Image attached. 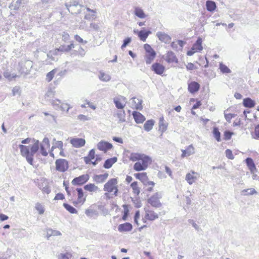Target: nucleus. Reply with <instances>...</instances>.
I'll return each mask as SVG.
<instances>
[{"mask_svg": "<svg viewBox=\"0 0 259 259\" xmlns=\"http://www.w3.org/2000/svg\"><path fill=\"white\" fill-rule=\"evenodd\" d=\"M56 170L60 172H65L69 168V163L67 160L58 159L55 161Z\"/></svg>", "mask_w": 259, "mask_h": 259, "instance_id": "obj_9", "label": "nucleus"}, {"mask_svg": "<svg viewBox=\"0 0 259 259\" xmlns=\"http://www.w3.org/2000/svg\"><path fill=\"white\" fill-rule=\"evenodd\" d=\"M44 183H45L44 187L40 189H41L42 193L48 194L51 192L50 188L49 186L48 185V184H47V183L44 182ZM42 185L44 186V185Z\"/></svg>", "mask_w": 259, "mask_h": 259, "instance_id": "obj_54", "label": "nucleus"}, {"mask_svg": "<svg viewBox=\"0 0 259 259\" xmlns=\"http://www.w3.org/2000/svg\"><path fill=\"white\" fill-rule=\"evenodd\" d=\"M182 158L189 156L194 153V148L192 145H189L186 148V149L182 150Z\"/></svg>", "mask_w": 259, "mask_h": 259, "instance_id": "obj_26", "label": "nucleus"}, {"mask_svg": "<svg viewBox=\"0 0 259 259\" xmlns=\"http://www.w3.org/2000/svg\"><path fill=\"white\" fill-rule=\"evenodd\" d=\"M220 69L223 73H229L231 72L230 69L225 64L220 63Z\"/></svg>", "mask_w": 259, "mask_h": 259, "instance_id": "obj_48", "label": "nucleus"}, {"mask_svg": "<svg viewBox=\"0 0 259 259\" xmlns=\"http://www.w3.org/2000/svg\"><path fill=\"white\" fill-rule=\"evenodd\" d=\"M161 198V196L160 194L157 192L150 196L147 199V202L152 207H160L162 205V204L160 201V199Z\"/></svg>", "mask_w": 259, "mask_h": 259, "instance_id": "obj_10", "label": "nucleus"}, {"mask_svg": "<svg viewBox=\"0 0 259 259\" xmlns=\"http://www.w3.org/2000/svg\"><path fill=\"white\" fill-rule=\"evenodd\" d=\"M84 189L90 192H97L99 191V188L95 184L89 183L84 186Z\"/></svg>", "mask_w": 259, "mask_h": 259, "instance_id": "obj_28", "label": "nucleus"}, {"mask_svg": "<svg viewBox=\"0 0 259 259\" xmlns=\"http://www.w3.org/2000/svg\"><path fill=\"white\" fill-rule=\"evenodd\" d=\"M133 229L132 225L130 223H125L120 224L118 227V230L120 232H129Z\"/></svg>", "mask_w": 259, "mask_h": 259, "instance_id": "obj_22", "label": "nucleus"}, {"mask_svg": "<svg viewBox=\"0 0 259 259\" xmlns=\"http://www.w3.org/2000/svg\"><path fill=\"white\" fill-rule=\"evenodd\" d=\"M78 119L82 121H85L89 120V118L84 115H79L78 116Z\"/></svg>", "mask_w": 259, "mask_h": 259, "instance_id": "obj_64", "label": "nucleus"}, {"mask_svg": "<svg viewBox=\"0 0 259 259\" xmlns=\"http://www.w3.org/2000/svg\"><path fill=\"white\" fill-rule=\"evenodd\" d=\"M74 196L76 197V198L73 201L72 203L75 206L82 205L86 201V196L84 194L81 188H77L76 189Z\"/></svg>", "mask_w": 259, "mask_h": 259, "instance_id": "obj_6", "label": "nucleus"}, {"mask_svg": "<svg viewBox=\"0 0 259 259\" xmlns=\"http://www.w3.org/2000/svg\"><path fill=\"white\" fill-rule=\"evenodd\" d=\"M145 50V61L147 64H150L156 57V53L153 49L149 44L144 45Z\"/></svg>", "mask_w": 259, "mask_h": 259, "instance_id": "obj_8", "label": "nucleus"}, {"mask_svg": "<svg viewBox=\"0 0 259 259\" xmlns=\"http://www.w3.org/2000/svg\"><path fill=\"white\" fill-rule=\"evenodd\" d=\"M70 143L75 148L83 146L85 144V140L82 138H74L70 140Z\"/></svg>", "mask_w": 259, "mask_h": 259, "instance_id": "obj_19", "label": "nucleus"}, {"mask_svg": "<svg viewBox=\"0 0 259 259\" xmlns=\"http://www.w3.org/2000/svg\"><path fill=\"white\" fill-rule=\"evenodd\" d=\"M133 106L134 108L141 109L142 108V101L136 98H133Z\"/></svg>", "mask_w": 259, "mask_h": 259, "instance_id": "obj_41", "label": "nucleus"}, {"mask_svg": "<svg viewBox=\"0 0 259 259\" xmlns=\"http://www.w3.org/2000/svg\"><path fill=\"white\" fill-rule=\"evenodd\" d=\"M99 79L102 81H108L110 80L111 77L110 75L103 71H100L99 74Z\"/></svg>", "mask_w": 259, "mask_h": 259, "instance_id": "obj_38", "label": "nucleus"}, {"mask_svg": "<svg viewBox=\"0 0 259 259\" xmlns=\"http://www.w3.org/2000/svg\"><path fill=\"white\" fill-rule=\"evenodd\" d=\"M234 135V133L229 131H226L224 133V140L227 141L231 139L232 136Z\"/></svg>", "mask_w": 259, "mask_h": 259, "instance_id": "obj_52", "label": "nucleus"}, {"mask_svg": "<svg viewBox=\"0 0 259 259\" xmlns=\"http://www.w3.org/2000/svg\"><path fill=\"white\" fill-rule=\"evenodd\" d=\"M212 133L214 137L218 142H220L221 139V133L219 131V129L217 127H214L213 128Z\"/></svg>", "mask_w": 259, "mask_h": 259, "instance_id": "obj_43", "label": "nucleus"}, {"mask_svg": "<svg viewBox=\"0 0 259 259\" xmlns=\"http://www.w3.org/2000/svg\"><path fill=\"white\" fill-rule=\"evenodd\" d=\"M61 39L64 43L68 42L70 39V36L68 33L64 32L62 34Z\"/></svg>", "mask_w": 259, "mask_h": 259, "instance_id": "obj_50", "label": "nucleus"}, {"mask_svg": "<svg viewBox=\"0 0 259 259\" xmlns=\"http://www.w3.org/2000/svg\"><path fill=\"white\" fill-rule=\"evenodd\" d=\"M122 207L123 210L122 211L123 215L122 219L123 221H126L129 214V206L127 204H124L122 205Z\"/></svg>", "mask_w": 259, "mask_h": 259, "instance_id": "obj_40", "label": "nucleus"}, {"mask_svg": "<svg viewBox=\"0 0 259 259\" xmlns=\"http://www.w3.org/2000/svg\"><path fill=\"white\" fill-rule=\"evenodd\" d=\"M195 101H196V103L193 106L192 109H197L199 108L202 105V103L200 101H197L196 99L194 98H191L190 99V102L191 103L194 102Z\"/></svg>", "mask_w": 259, "mask_h": 259, "instance_id": "obj_49", "label": "nucleus"}, {"mask_svg": "<svg viewBox=\"0 0 259 259\" xmlns=\"http://www.w3.org/2000/svg\"><path fill=\"white\" fill-rule=\"evenodd\" d=\"M55 154L63 157L66 156L63 148V143L61 141H56L54 139L50 154L51 157L54 158Z\"/></svg>", "mask_w": 259, "mask_h": 259, "instance_id": "obj_4", "label": "nucleus"}, {"mask_svg": "<svg viewBox=\"0 0 259 259\" xmlns=\"http://www.w3.org/2000/svg\"><path fill=\"white\" fill-rule=\"evenodd\" d=\"M198 177H199L198 173L194 171H191L186 174V180L190 185H192L195 182Z\"/></svg>", "mask_w": 259, "mask_h": 259, "instance_id": "obj_17", "label": "nucleus"}, {"mask_svg": "<svg viewBox=\"0 0 259 259\" xmlns=\"http://www.w3.org/2000/svg\"><path fill=\"white\" fill-rule=\"evenodd\" d=\"M113 102L117 108L123 109L126 105V98L120 96L114 99Z\"/></svg>", "mask_w": 259, "mask_h": 259, "instance_id": "obj_16", "label": "nucleus"}, {"mask_svg": "<svg viewBox=\"0 0 259 259\" xmlns=\"http://www.w3.org/2000/svg\"><path fill=\"white\" fill-rule=\"evenodd\" d=\"M65 199V196L62 193H57L55 197L54 200H63Z\"/></svg>", "mask_w": 259, "mask_h": 259, "instance_id": "obj_61", "label": "nucleus"}, {"mask_svg": "<svg viewBox=\"0 0 259 259\" xmlns=\"http://www.w3.org/2000/svg\"><path fill=\"white\" fill-rule=\"evenodd\" d=\"M21 143L22 144L19 146L21 155L25 157L31 165H33V156L38 150L39 147L42 155L46 156L48 154L49 149L40 145L38 140L28 138L22 140Z\"/></svg>", "mask_w": 259, "mask_h": 259, "instance_id": "obj_1", "label": "nucleus"}, {"mask_svg": "<svg viewBox=\"0 0 259 259\" xmlns=\"http://www.w3.org/2000/svg\"><path fill=\"white\" fill-rule=\"evenodd\" d=\"M63 206L65 207V208L68 211H69L71 213H77V210L74 207H73V206H72L71 205H70L67 203H64L63 204Z\"/></svg>", "mask_w": 259, "mask_h": 259, "instance_id": "obj_44", "label": "nucleus"}, {"mask_svg": "<svg viewBox=\"0 0 259 259\" xmlns=\"http://www.w3.org/2000/svg\"><path fill=\"white\" fill-rule=\"evenodd\" d=\"M131 187L132 189L133 193L136 195L138 196L140 193V188L138 186L137 182L135 181L131 183Z\"/></svg>", "mask_w": 259, "mask_h": 259, "instance_id": "obj_32", "label": "nucleus"}, {"mask_svg": "<svg viewBox=\"0 0 259 259\" xmlns=\"http://www.w3.org/2000/svg\"><path fill=\"white\" fill-rule=\"evenodd\" d=\"M154 124V121L153 120H148L146 121L144 125V130L147 132L151 131Z\"/></svg>", "mask_w": 259, "mask_h": 259, "instance_id": "obj_39", "label": "nucleus"}, {"mask_svg": "<svg viewBox=\"0 0 259 259\" xmlns=\"http://www.w3.org/2000/svg\"><path fill=\"white\" fill-rule=\"evenodd\" d=\"M164 60L168 64H178L179 60L175 53L172 51H168L164 56Z\"/></svg>", "mask_w": 259, "mask_h": 259, "instance_id": "obj_15", "label": "nucleus"}, {"mask_svg": "<svg viewBox=\"0 0 259 259\" xmlns=\"http://www.w3.org/2000/svg\"><path fill=\"white\" fill-rule=\"evenodd\" d=\"M74 47L75 45L73 43V42L72 41L70 43V44L67 45L65 44L61 45L59 48L55 49V51L56 53H57V52L66 53L71 51L74 48Z\"/></svg>", "mask_w": 259, "mask_h": 259, "instance_id": "obj_14", "label": "nucleus"}, {"mask_svg": "<svg viewBox=\"0 0 259 259\" xmlns=\"http://www.w3.org/2000/svg\"><path fill=\"white\" fill-rule=\"evenodd\" d=\"M56 72V69H54L48 72L46 75V80L48 82H50L54 77Z\"/></svg>", "mask_w": 259, "mask_h": 259, "instance_id": "obj_46", "label": "nucleus"}, {"mask_svg": "<svg viewBox=\"0 0 259 259\" xmlns=\"http://www.w3.org/2000/svg\"><path fill=\"white\" fill-rule=\"evenodd\" d=\"M74 39L76 41L80 44H85L87 43V41L83 40V39L77 34L74 35Z\"/></svg>", "mask_w": 259, "mask_h": 259, "instance_id": "obj_58", "label": "nucleus"}, {"mask_svg": "<svg viewBox=\"0 0 259 259\" xmlns=\"http://www.w3.org/2000/svg\"><path fill=\"white\" fill-rule=\"evenodd\" d=\"M104 197L106 199H112L118 195V186L117 178H112L105 184L103 188Z\"/></svg>", "mask_w": 259, "mask_h": 259, "instance_id": "obj_3", "label": "nucleus"}, {"mask_svg": "<svg viewBox=\"0 0 259 259\" xmlns=\"http://www.w3.org/2000/svg\"><path fill=\"white\" fill-rule=\"evenodd\" d=\"M131 41V38L130 37L126 38L123 41V44L122 45L121 48L123 49Z\"/></svg>", "mask_w": 259, "mask_h": 259, "instance_id": "obj_62", "label": "nucleus"}, {"mask_svg": "<svg viewBox=\"0 0 259 259\" xmlns=\"http://www.w3.org/2000/svg\"><path fill=\"white\" fill-rule=\"evenodd\" d=\"M186 68L188 70H193L196 69L197 67L192 63H188L186 65Z\"/></svg>", "mask_w": 259, "mask_h": 259, "instance_id": "obj_60", "label": "nucleus"}, {"mask_svg": "<svg viewBox=\"0 0 259 259\" xmlns=\"http://www.w3.org/2000/svg\"><path fill=\"white\" fill-rule=\"evenodd\" d=\"M144 211L145 213L142 220L144 223H146L148 221H154L159 217V214L152 209L145 208Z\"/></svg>", "mask_w": 259, "mask_h": 259, "instance_id": "obj_7", "label": "nucleus"}, {"mask_svg": "<svg viewBox=\"0 0 259 259\" xmlns=\"http://www.w3.org/2000/svg\"><path fill=\"white\" fill-rule=\"evenodd\" d=\"M87 10L89 12L84 16V19L87 20H94L96 18V11L92 10L89 8H87Z\"/></svg>", "mask_w": 259, "mask_h": 259, "instance_id": "obj_27", "label": "nucleus"}, {"mask_svg": "<svg viewBox=\"0 0 259 259\" xmlns=\"http://www.w3.org/2000/svg\"><path fill=\"white\" fill-rule=\"evenodd\" d=\"M168 126V123L165 121L164 117H161L159 122V129L162 133L166 131Z\"/></svg>", "mask_w": 259, "mask_h": 259, "instance_id": "obj_31", "label": "nucleus"}, {"mask_svg": "<svg viewBox=\"0 0 259 259\" xmlns=\"http://www.w3.org/2000/svg\"><path fill=\"white\" fill-rule=\"evenodd\" d=\"M206 9H207V11H208L209 12L214 11L217 8L216 4H215V2L211 1H206Z\"/></svg>", "mask_w": 259, "mask_h": 259, "instance_id": "obj_36", "label": "nucleus"}, {"mask_svg": "<svg viewBox=\"0 0 259 259\" xmlns=\"http://www.w3.org/2000/svg\"><path fill=\"white\" fill-rule=\"evenodd\" d=\"M115 116L117 117L120 122H123L125 121V113L124 110L123 109L118 111Z\"/></svg>", "mask_w": 259, "mask_h": 259, "instance_id": "obj_34", "label": "nucleus"}, {"mask_svg": "<svg viewBox=\"0 0 259 259\" xmlns=\"http://www.w3.org/2000/svg\"><path fill=\"white\" fill-rule=\"evenodd\" d=\"M132 114L135 122L137 123H142L145 120V117L139 112L134 111Z\"/></svg>", "mask_w": 259, "mask_h": 259, "instance_id": "obj_25", "label": "nucleus"}, {"mask_svg": "<svg viewBox=\"0 0 259 259\" xmlns=\"http://www.w3.org/2000/svg\"><path fill=\"white\" fill-rule=\"evenodd\" d=\"M101 158L99 156L96 157L95 149H93L90 150L87 156L83 157V160L87 164H92L96 165L101 160Z\"/></svg>", "mask_w": 259, "mask_h": 259, "instance_id": "obj_5", "label": "nucleus"}, {"mask_svg": "<svg viewBox=\"0 0 259 259\" xmlns=\"http://www.w3.org/2000/svg\"><path fill=\"white\" fill-rule=\"evenodd\" d=\"M151 33L150 31H144L141 30L138 32V36L143 41H145L148 35Z\"/></svg>", "mask_w": 259, "mask_h": 259, "instance_id": "obj_37", "label": "nucleus"}, {"mask_svg": "<svg viewBox=\"0 0 259 259\" xmlns=\"http://www.w3.org/2000/svg\"><path fill=\"white\" fill-rule=\"evenodd\" d=\"M35 209L38 211L39 214H42L45 212L44 206L40 203L37 202L35 204Z\"/></svg>", "mask_w": 259, "mask_h": 259, "instance_id": "obj_45", "label": "nucleus"}, {"mask_svg": "<svg viewBox=\"0 0 259 259\" xmlns=\"http://www.w3.org/2000/svg\"><path fill=\"white\" fill-rule=\"evenodd\" d=\"M40 145L45 147V148L49 149L50 147L49 139L48 138H45Z\"/></svg>", "mask_w": 259, "mask_h": 259, "instance_id": "obj_53", "label": "nucleus"}, {"mask_svg": "<svg viewBox=\"0 0 259 259\" xmlns=\"http://www.w3.org/2000/svg\"><path fill=\"white\" fill-rule=\"evenodd\" d=\"M156 36L160 41L164 42L165 44L170 42L171 40L170 37L164 32H158L157 33Z\"/></svg>", "mask_w": 259, "mask_h": 259, "instance_id": "obj_23", "label": "nucleus"}, {"mask_svg": "<svg viewBox=\"0 0 259 259\" xmlns=\"http://www.w3.org/2000/svg\"><path fill=\"white\" fill-rule=\"evenodd\" d=\"M135 177L140 180L144 185L154 186L155 184L152 181H149L147 174L146 172H138L134 174Z\"/></svg>", "mask_w": 259, "mask_h": 259, "instance_id": "obj_11", "label": "nucleus"}, {"mask_svg": "<svg viewBox=\"0 0 259 259\" xmlns=\"http://www.w3.org/2000/svg\"><path fill=\"white\" fill-rule=\"evenodd\" d=\"M151 69L156 74L162 75L165 71V67L163 65L159 63H154L151 66Z\"/></svg>", "mask_w": 259, "mask_h": 259, "instance_id": "obj_18", "label": "nucleus"}, {"mask_svg": "<svg viewBox=\"0 0 259 259\" xmlns=\"http://www.w3.org/2000/svg\"><path fill=\"white\" fill-rule=\"evenodd\" d=\"M200 89V84L196 81H192L188 84V90L191 94H195Z\"/></svg>", "mask_w": 259, "mask_h": 259, "instance_id": "obj_21", "label": "nucleus"}, {"mask_svg": "<svg viewBox=\"0 0 259 259\" xmlns=\"http://www.w3.org/2000/svg\"><path fill=\"white\" fill-rule=\"evenodd\" d=\"M108 176L109 175L107 172L104 174L96 175L94 177V180L98 183H102L108 178Z\"/></svg>", "mask_w": 259, "mask_h": 259, "instance_id": "obj_30", "label": "nucleus"}, {"mask_svg": "<svg viewBox=\"0 0 259 259\" xmlns=\"http://www.w3.org/2000/svg\"><path fill=\"white\" fill-rule=\"evenodd\" d=\"M97 147L100 150L106 152L112 148V145L108 142L101 141L98 144Z\"/></svg>", "mask_w": 259, "mask_h": 259, "instance_id": "obj_20", "label": "nucleus"}, {"mask_svg": "<svg viewBox=\"0 0 259 259\" xmlns=\"http://www.w3.org/2000/svg\"><path fill=\"white\" fill-rule=\"evenodd\" d=\"M129 159L133 162H136L133 168L136 171L146 170L152 162L151 157L142 153H131L129 156Z\"/></svg>", "mask_w": 259, "mask_h": 259, "instance_id": "obj_2", "label": "nucleus"}, {"mask_svg": "<svg viewBox=\"0 0 259 259\" xmlns=\"http://www.w3.org/2000/svg\"><path fill=\"white\" fill-rule=\"evenodd\" d=\"M252 137L255 139H259V124H257L254 129L253 133L252 134Z\"/></svg>", "mask_w": 259, "mask_h": 259, "instance_id": "obj_51", "label": "nucleus"}, {"mask_svg": "<svg viewBox=\"0 0 259 259\" xmlns=\"http://www.w3.org/2000/svg\"><path fill=\"white\" fill-rule=\"evenodd\" d=\"M89 179L90 176L88 174L82 175L73 179L71 183L74 186H81L87 182Z\"/></svg>", "mask_w": 259, "mask_h": 259, "instance_id": "obj_13", "label": "nucleus"}, {"mask_svg": "<svg viewBox=\"0 0 259 259\" xmlns=\"http://www.w3.org/2000/svg\"><path fill=\"white\" fill-rule=\"evenodd\" d=\"M140 217V212L139 210L136 211L134 216V222L137 225L139 226L140 224L139 223L138 220Z\"/></svg>", "mask_w": 259, "mask_h": 259, "instance_id": "obj_57", "label": "nucleus"}, {"mask_svg": "<svg viewBox=\"0 0 259 259\" xmlns=\"http://www.w3.org/2000/svg\"><path fill=\"white\" fill-rule=\"evenodd\" d=\"M255 102L249 98H246L243 99V105L247 108H253L255 106Z\"/></svg>", "mask_w": 259, "mask_h": 259, "instance_id": "obj_29", "label": "nucleus"}, {"mask_svg": "<svg viewBox=\"0 0 259 259\" xmlns=\"http://www.w3.org/2000/svg\"><path fill=\"white\" fill-rule=\"evenodd\" d=\"M4 76L5 78L8 79H12V78H15L17 77V75H12L9 72H5L4 73Z\"/></svg>", "mask_w": 259, "mask_h": 259, "instance_id": "obj_59", "label": "nucleus"}, {"mask_svg": "<svg viewBox=\"0 0 259 259\" xmlns=\"http://www.w3.org/2000/svg\"><path fill=\"white\" fill-rule=\"evenodd\" d=\"M245 162L251 173H255L256 171V168L253 160L251 158L248 157L245 159Z\"/></svg>", "mask_w": 259, "mask_h": 259, "instance_id": "obj_24", "label": "nucleus"}, {"mask_svg": "<svg viewBox=\"0 0 259 259\" xmlns=\"http://www.w3.org/2000/svg\"><path fill=\"white\" fill-rule=\"evenodd\" d=\"M132 202L134 203L135 207L136 208H140L142 206V202L139 198L132 199Z\"/></svg>", "mask_w": 259, "mask_h": 259, "instance_id": "obj_55", "label": "nucleus"}, {"mask_svg": "<svg viewBox=\"0 0 259 259\" xmlns=\"http://www.w3.org/2000/svg\"><path fill=\"white\" fill-rule=\"evenodd\" d=\"M202 39L201 38H198L197 40L194 43L191 48V50L187 51V55L188 56H192L194 53H197L198 52H200L203 50V47L202 45Z\"/></svg>", "mask_w": 259, "mask_h": 259, "instance_id": "obj_12", "label": "nucleus"}, {"mask_svg": "<svg viewBox=\"0 0 259 259\" xmlns=\"http://www.w3.org/2000/svg\"><path fill=\"white\" fill-rule=\"evenodd\" d=\"M61 107L63 111H68L71 107L70 105L67 103H63L62 104Z\"/></svg>", "mask_w": 259, "mask_h": 259, "instance_id": "obj_63", "label": "nucleus"}, {"mask_svg": "<svg viewBox=\"0 0 259 259\" xmlns=\"http://www.w3.org/2000/svg\"><path fill=\"white\" fill-rule=\"evenodd\" d=\"M116 161H117L116 157H113V158H109L105 161V162L104 164V167L105 168H109Z\"/></svg>", "mask_w": 259, "mask_h": 259, "instance_id": "obj_33", "label": "nucleus"}, {"mask_svg": "<svg viewBox=\"0 0 259 259\" xmlns=\"http://www.w3.org/2000/svg\"><path fill=\"white\" fill-rule=\"evenodd\" d=\"M74 56H83L85 55V51L82 47H79L78 51H75L71 53Z\"/></svg>", "mask_w": 259, "mask_h": 259, "instance_id": "obj_47", "label": "nucleus"}, {"mask_svg": "<svg viewBox=\"0 0 259 259\" xmlns=\"http://www.w3.org/2000/svg\"><path fill=\"white\" fill-rule=\"evenodd\" d=\"M226 156L229 159L232 160L234 158V156L232 153V151L230 149H227L225 151Z\"/></svg>", "mask_w": 259, "mask_h": 259, "instance_id": "obj_56", "label": "nucleus"}, {"mask_svg": "<svg viewBox=\"0 0 259 259\" xmlns=\"http://www.w3.org/2000/svg\"><path fill=\"white\" fill-rule=\"evenodd\" d=\"M135 14L140 18L143 19L146 17L144 11L139 7L135 8Z\"/></svg>", "mask_w": 259, "mask_h": 259, "instance_id": "obj_35", "label": "nucleus"}, {"mask_svg": "<svg viewBox=\"0 0 259 259\" xmlns=\"http://www.w3.org/2000/svg\"><path fill=\"white\" fill-rule=\"evenodd\" d=\"M242 193L243 195H252L255 194H256L257 192L256 190L253 188H248L247 189H245L242 190Z\"/></svg>", "mask_w": 259, "mask_h": 259, "instance_id": "obj_42", "label": "nucleus"}]
</instances>
